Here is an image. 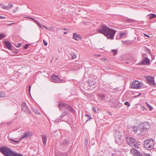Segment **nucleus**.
<instances>
[{
    "label": "nucleus",
    "mask_w": 156,
    "mask_h": 156,
    "mask_svg": "<svg viewBox=\"0 0 156 156\" xmlns=\"http://www.w3.org/2000/svg\"><path fill=\"white\" fill-rule=\"evenodd\" d=\"M97 31L98 32L104 34L107 37V38L111 39H113L115 33V30L110 28L104 24L101 25L98 29Z\"/></svg>",
    "instance_id": "f257e3e1"
},
{
    "label": "nucleus",
    "mask_w": 156,
    "mask_h": 156,
    "mask_svg": "<svg viewBox=\"0 0 156 156\" xmlns=\"http://www.w3.org/2000/svg\"><path fill=\"white\" fill-rule=\"evenodd\" d=\"M0 151L5 156H12L14 153L10 148L5 147L0 148Z\"/></svg>",
    "instance_id": "f03ea898"
},
{
    "label": "nucleus",
    "mask_w": 156,
    "mask_h": 156,
    "mask_svg": "<svg viewBox=\"0 0 156 156\" xmlns=\"http://www.w3.org/2000/svg\"><path fill=\"white\" fill-rule=\"evenodd\" d=\"M154 144L152 139L146 140L144 143V145L145 147L148 150H151L154 147Z\"/></svg>",
    "instance_id": "7ed1b4c3"
},
{
    "label": "nucleus",
    "mask_w": 156,
    "mask_h": 156,
    "mask_svg": "<svg viewBox=\"0 0 156 156\" xmlns=\"http://www.w3.org/2000/svg\"><path fill=\"white\" fill-rule=\"evenodd\" d=\"M127 140L129 145L135 148H138L139 144L137 141L130 137L128 138Z\"/></svg>",
    "instance_id": "20e7f679"
},
{
    "label": "nucleus",
    "mask_w": 156,
    "mask_h": 156,
    "mask_svg": "<svg viewBox=\"0 0 156 156\" xmlns=\"http://www.w3.org/2000/svg\"><path fill=\"white\" fill-rule=\"evenodd\" d=\"M58 107L60 109L62 110L69 109L72 111H73L71 106L62 102H60L59 103L58 105Z\"/></svg>",
    "instance_id": "39448f33"
},
{
    "label": "nucleus",
    "mask_w": 156,
    "mask_h": 156,
    "mask_svg": "<svg viewBox=\"0 0 156 156\" xmlns=\"http://www.w3.org/2000/svg\"><path fill=\"white\" fill-rule=\"evenodd\" d=\"M30 136V132H25L23 134V136L20 138L19 140H14L13 139H12L11 138H9V141L12 143L15 144V143H18L20 141V140H22L23 138H29Z\"/></svg>",
    "instance_id": "423d86ee"
},
{
    "label": "nucleus",
    "mask_w": 156,
    "mask_h": 156,
    "mask_svg": "<svg viewBox=\"0 0 156 156\" xmlns=\"http://www.w3.org/2000/svg\"><path fill=\"white\" fill-rule=\"evenodd\" d=\"M147 55L146 54L143 55V58L140 62L141 64L143 65H149L150 63V60L146 57Z\"/></svg>",
    "instance_id": "0eeeda50"
},
{
    "label": "nucleus",
    "mask_w": 156,
    "mask_h": 156,
    "mask_svg": "<svg viewBox=\"0 0 156 156\" xmlns=\"http://www.w3.org/2000/svg\"><path fill=\"white\" fill-rule=\"evenodd\" d=\"M21 109L22 111L27 113L29 114L31 113V111L29 110L25 102H23L21 105Z\"/></svg>",
    "instance_id": "6e6552de"
},
{
    "label": "nucleus",
    "mask_w": 156,
    "mask_h": 156,
    "mask_svg": "<svg viewBox=\"0 0 156 156\" xmlns=\"http://www.w3.org/2000/svg\"><path fill=\"white\" fill-rule=\"evenodd\" d=\"M142 86L141 83L138 81H135L132 83L131 87L132 88L139 89Z\"/></svg>",
    "instance_id": "1a4fd4ad"
},
{
    "label": "nucleus",
    "mask_w": 156,
    "mask_h": 156,
    "mask_svg": "<svg viewBox=\"0 0 156 156\" xmlns=\"http://www.w3.org/2000/svg\"><path fill=\"white\" fill-rule=\"evenodd\" d=\"M149 83L152 85H155V82L154 80V78L151 76H148L145 77Z\"/></svg>",
    "instance_id": "9d476101"
},
{
    "label": "nucleus",
    "mask_w": 156,
    "mask_h": 156,
    "mask_svg": "<svg viewBox=\"0 0 156 156\" xmlns=\"http://www.w3.org/2000/svg\"><path fill=\"white\" fill-rule=\"evenodd\" d=\"M51 78L53 80V81L55 83H59L62 82V80H60L58 76H56L55 75H52L51 76Z\"/></svg>",
    "instance_id": "9b49d317"
},
{
    "label": "nucleus",
    "mask_w": 156,
    "mask_h": 156,
    "mask_svg": "<svg viewBox=\"0 0 156 156\" xmlns=\"http://www.w3.org/2000/svg\"><path fill=\"white\" fill-rule=\"evenodd\" d=\"M87 83L89 85L91 90L93 89L97 86L96 82L94 81L89 80L87 82Z\"/></svg>",
    "instance_id": "f8f14e48"
},
{
    "label": "nucleus",
    "mask_w": 156,
    "mask_h": 156,
    "mask_svg": "<svg viewBox=\"0 0 156 156\" xmlns=\"http://www.w3.org/2000/svg\"><path fill=\"white\" fill-rule=\"evenodd\" d=\"M131 152L135 156H142V154H141L138 151L134 148L131 149Z\"/></svg>",
    "instance_id": "ddd939ff"
},
{
    "label": "nucleus",
    "mask_w": 156,
    "mask_h": 156,
    "mask_svg": "<svg viewBox=\"0 0 156 156\" xmlns=\"http://www.w3.org/2000/svg\"><path fill=\"white\" fill-rule=\"evenodd\" d=\"M141 126L142 127L144 130H147L149 128V124L146 122H144L142 123Z\"/></svg>",
    "instance_id": "4468645a"
},
{
    "label": "nucleus",
    "mask_w": 156,
    "mask_h": 156,
    "mask_svg": "<svg viewBox=\"0 0 156 156\" xmlns=\"http://www.w3.org/2000/svg\"><path fill=\"white\" fill-rule=\"evenodd\" d=\"M69 143V140H65L61 143L60 145L63 147L68 144Z\"/></svg>",
    "instance_id": "2eb2a0df"
},
{
    "label": "nucleus",
    "mask_w": 156,
    "mask_h": 156,
    "mask_svg": "<svg viewBox=\"0 0 156 156\" xmlns=\"http://www.w3.org/2000/svg\"><path fill=\"white\" fill-rule=\"evenodd\" d=\"M73 38L75 40L78 41L79 39H81V37L80 35L77 34L75 33L73 34Z\"/></svg>",
    "instance_id": "dca6fc26"
},
{
    "label": "nucleus",
    "mask_w": 156,
    "mask_h": 156,
    "mask_svg": "<svg viewBox=\"0 0 156 156\" xmlns=\"http://www.w3.org/2000/svg\"><path fill=\"white\" fill-rule=\"evenodd\" d=\"M5 43L6 47L9 49L11 50L12 49V45L11 44L9 41H5Z\"/></svg>",
    "instance_id": "f3484780"
},
{
    "label": "nucleus",
    "mask_w": 156,
    "mask_h": 156,
    "mask_svg": "<svg viewBox=\"0 0 156 156\" xmlns=\"http://www.w3.org/2000/svg\"><path fill=\"white\" fill-rule=\"evenodd\" d=\"M67 114V112L66 111H64V112H63L62 114L58 118V119H57L56 121H57V120H62V119L65 116L66 114Z\"/></svg>",
    "instance_id": "a211bd4d"
},
{
    "label": "nucleus",
    "mask_w": 156,
    "mask_h": 156,
    "mask_svg": "<svg viewBox=\"0 0 156 156\" xmlns=\"http://www.w3.org/2000/svg\"><path fill=\"white\" fill-rule=\"evenodd\" d=\"M41 137L42 138V140H43V144L44 145H46V142L47 140L46 136L45 135H42Z\"/></svg>",
    "instance_id": "6ab92c4d"
},
{
    "label": "nucleus",
    "mask_w": 156,
    "mask_h": 156,
    "mask_svg": "<svg viewBox=\"0 0 156 156\" xmlns=\"http://www.w3.org/2000/svg\"><path fill=\"white\" fill-rule=\"evenodd\" d=\"M98 97L99 98V100L101 101L105 98V95L104 94H98Z\"/></svg>",
    "instance_id": "aec40b11"
},
{
    "label": "nucleus",
    "mask_w": 156,
    "mask_h": 156,
    "mask_svg": "<svg viewBox=\"0 0 156 156\" xmlns=\"http://www.w3.org/2000/svg\"><path fill=\"white\" fill-rule=\"evenodd\" d=\"M139 127V126L137 127V126H134L132 128V130H133L135 133H137Z\"/></svg>",
    "instance_id": "412c9836"
},
{
    "label": "nucleus",
    "mask_w": 156,
    "mask_h": 156,
    "mask_svg": "<svg viewBox=\"0 0 156 156\" xmlns=\"http://www.w3.org/2000/svg\"><path fill=\"white\" fill-rule=\"evenodd\" d=\"M5 97V94L4 92L0 91V98Z\"/></svg>",
    "instance_id": "4be33fe9"
},
{
    "label": "nucleus",
    "mask_w": 156,
    "mask_h": 156,
    "mask_svg": "<svg viewBox=\"0 0 156 156\" xmlns=\"http://www.w3.org/2000/svg\"><path fill=\"white\" fill-rule=\"evenodd\" d=\"M156 17V15L154 14H152L149 16V18L150 19H151Z\"/></svg>",
    "instance_id": "5701e85b"
},
{
    "label": "nucleus",
    "mask_w": 156,
    "mask_h": 156,
    "mask_svg": "<svg viewBox=\"0 0 156 156\" xmlns=\"http://www.w3.org/2000/svg\"><path fill=\"white\" fill-rule=\"evenodd\" d=\"M118 52V50L117 49L116 50H112L111 52L113 53V55H116Z\"/></svg>",
    "instance_id": "b1692460"
},
{
    "label": "nucleus",
    "mask_w": 156,
    "mask_h": 156,
    "mask_svg": "<svg viewBox=\"0 0 156 156\" xmlns=\"http://www.w3.org/2000/svg\"><path fill=\"white\" fill-rule=\"evenodd\" d=\"M12 6L13 5L12 4H9L7 6V10H8L9 9L12 7Z\"/></svg>",
    "instance_id": "393cba45"
},
{
    "label": "nucleus",
    "mask_w": 156,
    "mask_h": 156,
    "mask_svg": "<svg viewBox=\"0 0 156 156\" xmlns=\"http://www.w3.org/2000/svg\"><path fill=\"white\" fill-rule=\"evenodd\" d=\"M132 41H126L124 42V44L126 45L130 44L131 43Z\"/></svg>",
    "instance_id": "a878e982"
},
{
    "label": "nucleus",
    "mask_w": 156,
    "mask_h": 156,
    "mask_svg": "<svg viewBox=\"0 0 156 156\" xmlns=\"http://www.w3.org/2000/svg\"><path fill=\"white\" fill-rule=\"evenodd\" d=\"M140 129H142L140 128V126L139 127L137 131V133H138V134H140L141 133H142L141 131H140Z\"/></svg>",
    "instance_id": "bb28decb"
},
{
    "label": "nucleus",
    "mask_w": 156,
    "mask_h": 156,
    "mask_svg": "<svg viewBox=\"0 0 156 156\" xmlns=\"http://www.w3.org/2000/svg\"><path fill=\"white\" fill-rule=\"evenodd\" d=\"M88 143V139L87 138H86L85 139V140H84V145L85 146H87V145Z\"/></svg>",
    "instance_id": "cd10ccee"
},
{
    "label": "nucleus",
    "mask_w": 156,
    "mask_h": 156,
    "mask_svg": "<svg viewBox=\"0 0 156 156\" xmlns=\"http://www.w3.org/2000/svg\"><path fill=\"white\" fill-rule=\"evenodd\" d=\"M147 107L149 108V109L150 110H151L153 109L152 107L150 105L148 104L147 102L146 103Z\"/></svg>",
    "instance_id": "c85d7f7f"
},
{
    "label": "nucleus",
    "mask_w": 156,
    "mask_h": 156,
    "mask_svg": "<svg viewBox=\"0 0 156 156\" xmlns=\"http://www.w3.org/2000/svg\"><path fill=\"white\" fill-rule=\"evenodd\" d=\"M5 36L3 34H0V40L2 39L3 38L5 37Z\"/></svg>",
    "instance_id": "c756f323"
},
{
    "label": "nucleus",
    "mask_w": 156,
    "mask_h": 156,
    "mask_svg": "<svg viewBox=\"0 0 156 156\" xmlns=\"http://www.w3.org/2000/svg\"><path fill=\"white\" fill-rule=\"evenodd\" d=\"M12 156H23V155L21 154H17L14 152Z\"/></svg>",
    "instance_id": "7c9ffc66"
},
{
    "label": "nucleus",
    "mask_w": 156,
    "mask_h": 156,
    "mask_svg": "<svg viewBox=\"0 0 156 156\" xmlns=\"http://www.w3.org/2000/svg\"><path fill=\"white\" fill-rule=\"evenodd\" d=\"M86 116H87L88 118V119L87 120V122L92 119V118L91 117L90 115H89L86 114Z\"/></svg>",
    "instance_id": "2f4dec72"
},
{
    "label": "nucleus",
    "mask_w": 156,
    "mask_h": 156,
    "mask_svg": "<svg viewBox=\"0 0 156 156\" xmlns=\"http://www.w3.org/2000/svg\"><path fill=\"white\" fill-rule=\"evenodd\" d=\"M124 105L128 107H129L130 106V104L128 101L125 102L124 103Z\"/></svg>",
    "instance_id": "473e14b6"
},
{
    "label": "nucleus",
    "mask_w": 156,
    "mask_h": 156,
    "mask_svg": "<svg viewBox=\"0 0 156 156\" xmlns=\"http://www.w3.org/2000/svg\"><path fill=\"white\" fill-rule=\"evenodd\" d=\"M71 55L72 56V58H71L72 59H75L76 58V55L74 54H72Z\"/></svg>",
    "instance_id": "72a5a7b5"
},
{
    "label": "nucleus",
    "mask_w": 156,
    "mask_h": 156,
    "mask_svg": "<svg viewBox=\"0 0 156 156\" xmlns=\"http://www.w3.org/2000/svg\"><path fill=\"white\" fill-rule=\"evenodd\" d=\"M1 6L3 9L7 10V6L4 5H1Z\"/></svg>",
    "instance_id": "f704fd0d"
},
{
    "label": "nucleus",
    "mask_w": 156,
    "mask_h": 156,
    "mask_svg": "<svg viewBox=\"0 0 156 156\" xmlns=\"http://www.w3.org/2000/svg\"><path fill=\"white\" fill-rule=\"evenodd\" d=\"M43 42L44 45L45 46H47V45L48 43H47V42L46 41L44 40H43Z\"/></svg>",
    "instance_id": "c9c22d12"
},
{
    "label": "nucleus",
    "mask_w": 156,
    "mask_h": 156,
    "mask_svg": "<svg viewBox=\"0 0 156 156\" xmlns=\"http://www.w3.org/2000/svg\"><path fill=\"white\" fill-rule=\"evenodd\" d=\"M16 46L17 48L20 47L21 46V44L20 43H18L17 45H16Z\"/></svg>",
    "instance_id": "e433bc0d"
},
{
    "label": "nucleus",
    "mask_w": 156,
    "mask_h": 156,
    "mask_svg": "<svg viewBox=\"0 0 156 156\" xmlns=\"http://www.w3.org/2000/svg\"><path fill=\"white\" fill-rule=\"evenodd\" d=\"M29 46V44H26L25 46H24V48L25 49H27V48H28V47Z\"/></svg>",
    "instance_id": "4c0bfd02"
},
{
    "label": "nucleus",
    "mask_w": 156,
    "mask_h": 156,
    "mask_svg": "<svg viewBox=\"0 0 156 156\" xmlns=\"http://www.w3.org/2000/svg\"><path fill=\"white\" fill-rule=\"evenodd\" d=\"M34 112L36 113L37 114H40V112H39L38 111V110L37 109H35Z\"/></svg>",
    "instance_id": "58836bf2"
},
{
    "label": "nucleus",
    "mask_w": 156,
    "mask_h": 156,
    "mask_svg": "<svg viewBox=\"0 0 156 156\" xmlns=\"http://www.w3.org/2000/svg\"><path fill=\"white\" fill-rule=\"evenodd\" d=\"M140 128L142 129H140V131L142 133H144V131H145V130L142 127L140 126Z\"/></svg>",
    "instance_id": "ea45409f"
},
{
    "label": "nucleus",
    "mask_w": 156,
    "mask_h": 156,
    "mask_svg": "<svg viewBox=\"0 0 156 156\" xmlns=\"http://www.w3.org/2000/svg\"><path fill=\"white\" fill-rule=\"evenodd\" d=\"M92 110L95 113H97L98 112L96 111V109L95 108L93 107L92 109Z\"/></svg>",
    "instance_id": "a19ab883"
},
{
    "label": "nucleus",
    "mask_w": 156,
    "mask_h": 156,
    "mask_svg": "<svg viewBox=\"0 0 156 156\" xmlns=\"http://www.w3.org/2000/svg\"><path fill=\"white\" fill-rule=\"evenodd\" d=\"M18 7H16V9H14L13 10V12L14 13H15V12L18 10Z\"/></svg>",
    "instance_id": "79ce46f5"
},
{
    "label": "nucleus",
    "mask_w": 156,
    "mask_h": 156,
    "mask_svg": "<svg viewBox=\"0 0 156 156\" xmlns=\"http://www.w3.org/2000/svg\"><path fill=\"white\" fill-rule=\"evenodd\" d=\"M124 35H125V33H121L120 34V36L121 37H122V36H124Z\"/></svg>",
    "instance_id": "37998d69"
},
{
    "label": "nucleus",
    "mask_w": 156,
    "mask_h": 156,
    "mask_svg": "<svg viewBox=\"0 0 156 156\" xmlns=\"http://www.w3.org/2000/svg\"><path fill=\"white\" fill-rule=\"evenodd\" d=\"M5 17L4 16H2L0 15V19H5Z\"/></svg>",
    "instance_id": "c03bdc74"
},
{
    "label": "nucleus",
    "mask_w": 156,
    "mask_h": 156,
    "mask_svg": "<svg viewBox=\"0 0 156 156\" xmlns=\"http://www.w3.org/2000/svg\"><path fill=\"white\" fill-rule=\"evenodd\" d=\"M42 26L44 27V28H45V29H47V30H49V29L48 28V27H46V26H44V25H42Z\"/></svg>",
    "instance_id": "a18cd8bd"
},
{
    "label": "nucleus",
    "mask_w": 156,
    "mask_h": 156,
    "mask_svg": "<svg viewBox=\"0 0 156 156\" xmlns=\"http://www.w3.org/2000/svg\"><path fill=\"white\" fill-rule=\"evenodd\" d=\"M38 25L39 26V27H40L41 28H42V25H41V24L40 23H38Z\"/></svg>",
    "instance_id": "49530a36"
},
{
    "label": "nucleus",
    "mask_w": 156,
    "mask_h": 156,
    "mask_svg": "<svg viewBox=\"0 0 156 156\" xmlns=\"http://www.w3.org/2000/svg\"><path fill=\"white\" fill-rule=\"evenodd\" d=\"M27 18H30V19H31L32 20H34V21H35V20H34V18H33L28 17H27Z\"/></svg>",
    "instance_id": "de8ad7c7"
},
{
    "label": "nucleus",
    "mask_w": 156,
    "mask_h": 156,
    "mask_svg": "<svg viewBox=\"0 0 156 156\" xmlns=\"http://www.w3.org/2000/svg\"><path fill=\"white\" fill-rule=\"evenodd\" d=\"M30 88H31L30 86H29V92L30 93Z\"/></svg>",
    "instance_id": "09e8293b"
},
{
    "label": "nucleus",
    "mask_w": 156,
    "mask_h": 156,
    "mask_svg": "<svg viewBox=\"0 0 156 156\" xmlns=\"http://www.w3.org/2000/svg\"><path fill=\"white\" fill-rule=\"evenodd\" d=\"M34 21L37 24V25L38 24V23H39L36 20H35Z\"/></svg>",
    "instance_id": "8fccbe9b"
},
{
    "label": "nucleus",
    "mask_w": 156,
    "mask_h": 156,
    "mask_svg": "<svg viewBox=\"0 0 156 156\" xmlns=\"http://www.w3.org/2000/svg\"><path fill=\"white\" fill-rule=\"evenodd\" d=\"M144 36H146V37H149V36L147 34H144Z\"/></svg>",
    "instance_id": "3c124183"
},
{
    "label": "nucleus",
    "mask_w": 156,
    "mask_h": 156,
    "mask_svg": "<svg viewBox=\"0 0 156 156\" xmlns=\"http://www.w3.org/2000/svg\"><path fill=\"white\" fill-rule=\"evenodd\" d=\"M12 25V23H9V24H8V26H11V25Z\"/></svg>",
    "instance_id": "603ef678"
},
{
    "label": "nucleus",
    "mask_w": 156,
    "mask_h": 156,
    "mask_svg": "<svg viewBox=\"0 0 156 156\" xmlns=\"http://www.w3.org/2000/svg\"><path fill=\"white\" fill-rule=\"evenodd\" d=\"M151 57H152V60L154 59V57H153V56L151 55Z\"/></svg>",
    "instance_id": "864d4df0"
},
{
    "label": "nucleus",
    "mask_w": 156,
    "mask_h": 156,
    "mask_svg": "<svg viewBox=\"0 0 156 156\" xmlns=\"http://www.w3.org/2000/svg\"><path fill=\"white\" fill-rule=\"evenodd\" d=\"M63 34H67V32H64Z\"/></svg>",
    "instance_id": "5fc2aeb1"
},
{
    "label": "nucleus",
    "mask_w": 156,
    "mask_h": 156,
    "mask_svg": "<svg viewBox=\"0 0 156 156\" xmlns=\"http://www.w3.org/2000/svg\"><path fill=\"white\" fill-rule=\"evenodd\" d=\"M15 53L17 54V53H18V51H16L15 52Z\"/></svg>",
    "instance_id": "6e6d98bb"
},
{
    "label": "nucleus",
    "mask_w": 156,
    "mask_h": 156,
    "mask_svg": "<svg viewBox=\"0 0 156 156\" xmlns=\"http://www.w3.org/2000/svg\"><path fill=\"white\" fill-rule=\"evenodd\" d=\"M59 79L60 80H62V81H63V79H61V78H59Z\"/></svg>",
    "instance_id": "4d7b16f0"
},
{
    "label": "nucleus",
    "mask_w": 156,
    "mask_h": 156,
    "mask_svg": "<svg viewBox=\"0 0 156 156\" xmlns=\"http://www.w3.org/2000/svg\"><path fill=\"white\" fill-rule=\"evenodd\" d=\"M12 25L13 24H16V23H12Z\"/></svg>",
    "instance_id": "13d9d810"
},
{
    "label": "nucleus",
    "mask_w": 156,
    "mask_h": 156,
    "mask_svg": "<svg viewBox=\"0 0 156 156\" xmlns=\"http://www.w3.org/2000/svg\"><path fill=\"white\" fill-rule=\"evenodd\" d=\"M149 52L150 53V54L151 55V52H150V50H149Z\"/></svg>",
    "instance_id": "bf43d9fd"
},
{
    "label": "nucleus",
    "mask_w": 156,
    "mask_h": 156,
    "mask_svg": "<svg viewBox=\"0 0 156 156\" xmlns=\"http://www.w3.org/2000/svg\"><path fill=\"white\" fill-rule=\"evenodd\" d=\"M112 156H114V155L113 154H112Z\"/></svg>",
    "instance_id": "052dcab7"
},
{
    "label": "nucleus",
    "mask_w": 156,
    "mask_h": 156,
    "mask_svg": "<svg viewBox=\"0 0 156 156\" xmlns=\"http://www.w3.org/2000/svg\"><path fill=\"white\" fill-rule=\"evenodd\" d=\"M64 30H66V28H64Z\"/></svg>",
    "instance_id": "680f3d73"
}]
</instances>
